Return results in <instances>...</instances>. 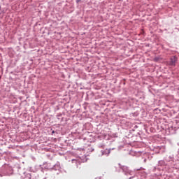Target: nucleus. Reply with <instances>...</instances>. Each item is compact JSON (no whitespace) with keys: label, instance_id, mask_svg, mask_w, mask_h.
I'll return each instance as SVG.
<instances>
[{"label":"nucleus","instance_id":"7ed1b4c3","mask_svg":"<svg viewBox=\"0 0 179 179\" xmlns=\"http://www.w3.org/2000/svg\"><path fill=\"white\" fill-rule=\"evenodd\" d=\"M104 155V151H102V155Z\"/></svg>","mask_w":179,"mask_h":179},{"label":"nucleus","instance_id":"f257e3e1","mask_svg":"<svg viewBox=\"0 0 179 179\" xmlns=\"http://www.w3.org/2000/svg\"><path fill=\"white\" fill-rule=\"evenodd\" d=\"M176 62H177V57H173L171 58L169 65H171V66H176Z\"/></svg>","mask_w":179,"mask_h":179},{"label":"nucleus","instance_id":"f03ea898","mask_svg":"<svg viewBox=\"0 0 179 179\" xmlns=\"http://www.w3.org/2000/svg\"><path fill=\"white\" fill-rule=\"evenodd\" d=\"M80 1H82V0H76L77 3H79V2H80Z\"/></svg>","mask_w":179,"mask_h":179},{"label":"nucleus","instance_id":"20e7f679","mask_svg":"<svg viewBox=\"0 0 179 179\" xmlns=\"http://www.w3.org/2000/svg\"><path fill=\"white\" fill-rule=\"evenodd\" d=\"M108 153H110V151H108Z\"/></svg>","mask_w":179,"mask_h":179}]
</instances>
